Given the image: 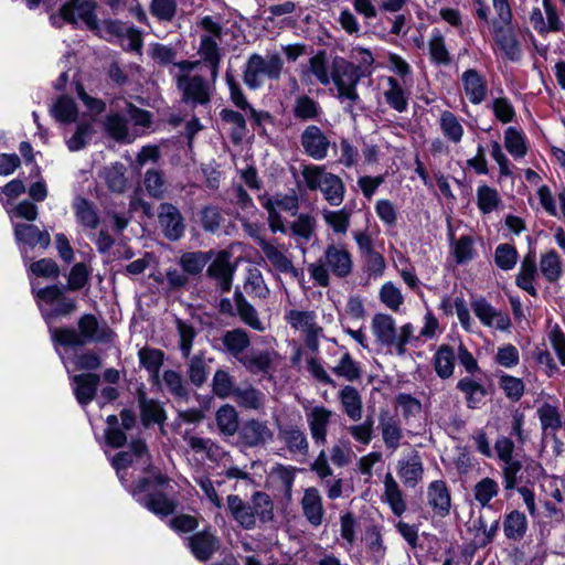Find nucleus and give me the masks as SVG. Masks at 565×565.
Masks as SVG:
<instances>
[{"label": "nucleus", "instance_id": "obj_1", "mask_svg": "<svg viewBox=\"0 0 565 565\" xmlns=\"http://www.w3.org/2000/svg\"><path fill=\"white\" fill-rule=\"evenodd\" d=\"M172 487L169 480L157 475L152 479H143L132 490V495L152 513L167 516L175 509V502L169 497Z\"/></svg>", "mask_w": 565, "mask_h": 565}, {"label": "nucleus", "instance_id": "obj_2", "mask_svg": "<svg viewBox=\"0 0 565 565\" xmlns=\"http://www.w3.org/2000/svg\"><path fill=\"white\" fill-rule=\"evenodd\" d=\"M200 61L174 63L173 77L185 102L204 105L210 102V85L200 74Z\"/></svg>", "mask_w": 565, "mask_h": 565}, {"label": "nucleus", "instance_id": "obj_3", "mask_svg": "<svg viewBox=\"0 0 565 565\" xmlns=\"http://www.w3.org/2000/svg\"><path fill=\"white\" fill-rule=\"evenodd\" d=\"M78 329L79 332L66 328L52 329L51 337L54 342L65 347H77L87 342H108L113 339V331L106 326H99L92 315L81 318Z\"/></svg>", "mask_w": 565, "mask_h": 565}, {"label": "nucleus", "instance_id": "obj_4", "mask_svg": "<svg viewBox=\"0 0 565 565\" xmlns=\"http://www.w3.org/2000/svg\"><path fill=\"white\" fill-rule=\"evenodd\" d=\"M282 71L284 61L279 52L254 53L246 61L243 81L248 88L258 89L266 79L278 81Z\"/></svg>", "mask_w": 565, "mask_h": 565}, {"label": "nucleus", "instance_id": "obj_5", "mask_svg": "<svg viewBox=\"0 0 565 565\" xmlns=\"http://www.w3.org/2000/svg\"><path fill=\"white\" fill-rule=\"evenodd\" d=\"M151 116L148 111L130 104L124 114H110L106 119L107 132L118 141L131 142L139 135L140 129L149 127Z\"/></svg>", "mask_w": 565, "mask_h": 565}, {"label": "nucleus", "instance_id": "obj_6", "mask_svg": "<svg viewBox=\"0 0 565 565\" xmlns=\"http://www.w3.org/2000/svg\"><path fill=\"white\" fill-rule=\"evenodd\" d=\"M309 190H320L324 199L333 206H339L344 199L345 186L340 177L328 172L322 166H305L301 171Z\"/></svg>", "mask_w": 565, "mask_h": 565}, {"label": "nucleus", "instance_id": "obj_7", "mask_svg": "<svg viewBox=\"0 0 565 565\" xmlns=\"http://www.w3.org/2000/svg\"><path fill=\"white\" fill-rule=\"evenodd\" d=\"M371 329L381 344L393 348L398 355L405 354L406 344L414 332L411 323L397 329L394 318L386 313H376L372 319Z\"/></svg>", "mask_w": 565, "mask_h": 565}, {"label": "nucleus", "instance_id": "obj_8", "mask_svg": "<svg viewBox=\"0 0 565 565\" xmlns=\"http://www.w3.org/2000/svg\"><path fill=\"white\" fill-rule=\"evenodd\" d=\"M361 77L359 68H356L354 64L342 58L334 61L331 82L334 83L338 97L342 102L349 100L350 103H354L359 98L356 85Z\"/></svg>", "mask_w": 565, "mask_h": 565}, {"label": "nucleus", "instance_id": "obj_9", "mask_svg": "<svg viewBox=\"0 0 565 565\" xmlns=\"http://www.w3.org/2000/svg\"><path fill=\"white\" fill-rule=\"evenodd\" d=\"M263 207L268 213V223L271 232H286V227L279 212L286 211L295 215L298 210V196L295 193L277 194L275 196H263Z\"/></svg>", "mask_w": 565, "mask_h": 565}, {"label": "nucleus", "instance_id": "obj_10", "mask_svg": "<svg viewBox=\"0 0 565 565\" xmlns=\"http://www.w3.org/2000/svg\"><path fill=\"white\" fill-rule=\"evenodd\" d=\"M257 243L266 262L275 271L289 275L297 279L299 278L300 273L295 267L291 255L285 245L269 242L260 237L257 239Z\"/></svg>", "mask_w": 565, "mask_h": 565}, {"label": "nucleus", "instance_id": "obj_11", "mask_svg": "<svg viewBox=\"0 0 565 565\" xmlns=\"http://www.w3.org/2000/svg\"><path fill=\"white\" fill-rule=\"evenodd\" d=\"M285 319L291 328L305 335V341L309 349L312 351L318 350L323 330L317 324L315 312L292 309L286 312Z\"/></svg>", "mask_w": 565, "mask_h": 565}, {"label": "nucleus", "instance_id": "obj_12", "mask_svg": "<svg viewBox=\"0 0 565 565\" xmlns=\"http://www.w3.org/2000/svg\"><path fill=\"white\" fill-rule=\"evenodd\" d=\"M60 15L70 23H83L99 35L102 25H98L95 15V3L93 1L72 0L61 8Z\"/></svg>", "mask_w": 565, "mask_h": 565}, {"label": "nucleus", "instance_id": "obj_13", "mask_svg": "<svg viewBox=\"0 0 565 565\" xmlns=\"http://www.w3.org/2000/svg\"><path fill=\"white\" fill-rule=\"evenodd\" d=\"M99 36L107 41L121 39L122 45L135 52H140L142 47L141 32L135 26L127 25L120 21H104L99 30Z\"/></svg>", "mask_w": 565, "mask_h": 565}, {"label": "nucleus", "instance_id": "obj_14", "mask_svg": "<svg viewBox=\"0 0 565 565\" xmlns=\"http://www.w3.org/2000/svg\"><path fill=\"white\" fill-rule=\"evenodd\" d=\"M35 296L40 310L47 321L54 316L67 315L74 309V303L66 301L62 297V290L56 286L39 289Z\"/></svg>", "mask_w": 565, "mask_h": 565}, {"label": "nucleus", "instance_id": "obj_15", "mask_svg": "<svg viewBox=\"0 0 565 565\" xmlns=\"http://www.w3.org/2000/svg\"><path fill=\"white\" fill-rule=\"evenodd\" d=\"M323 259L330 271L339 278H345L352 273V255L344 245H328L323 253Z\"/></svg>", "mask_w": 565, "mask_h": 565}, {"label": "nucleus", "instance_id": "obj_16", "mask_svg": "<svg viewBox=\"0 0 565 565\" xmlns=\"http://www.w3.org/2000/svg\"><path fill=\"white\" fill-rule=\"evenodd\" d=\"M280 360L275 350L252 351L239 358V362L252 373L270 374Z\"/></svg>", "mask_w": 565, "mask_h": 565}, {"label": "nucleus", "instance_id": "obj_17", "mask_svg": "<svg viewBox=\"0 0 565 565\" xmlns=\"http://www.w3.org/2000/svg\"><path fill=\"white\" fill-rule=\"evenodd\" d=\"M300 79L305 84H313V79H316L324 86L331 83V74L329 73L324 52L317 53L309 58L307 64L301 65Z\"/></svg>", "mask_w": 565, "mask_h": 565}, {"label": "nucleus", "instance_id": "obj_18", "mask_svg": "<svg viewBox=\"0 0 565 565\" xmlns=\"http://www.w3.org/2000/svg\"><path fill=\"white\" fill-rule=\"evenodd\" d=\"M148 454L146 445L141 440L131 443L130 451H121L117 454L111 461L113 467L115 468L117 476L121 483H125L126 480V470L134 463L141 461L142 465L148 463Z\"/></svg>", "mask_w": 565, "mask_h": 565}, {"label": "nucleus", "instance_id": "obj_19", "mask_svg": "<svg viewBox=\"0 0 565 565\" xmlns=\"http://www.w3.org/2000/svg\"><path fill=\"white\" fill-rule=\"evenodd\" d=\"M472 310L482 324L489 328H495L500 331H507L511 327L509 316L494 309L484 299H477L471 303Z\"/></svg>", "mask_w": 565, "mask_h": 565}, {"label": "nucleus", "instance_id": "obj_20", "mask_svg": "<svg viewBox=\"0 0 565 565\" xmlns=\"http://www.w3.org/2000/svg\"><path fill=\"white\" fill-rule=\"evenodd\" d=\"M233 274L234 267L231 264L230 252H217L207 267V275L216 280L222 291H228L232 286Z\"/></svg>", "mask_w": 565, "mask_h": 565}, {"label": "nucleus", "instance_id": "obj_21", "mask_svg": "<svg viewBox=\"0 0 565 565\" xmlns=\"http://www.w3.org/2000/svg\"><path fill=\"white\" fill-rule=\"evenodd\" d=\"M243 443L248 447H259L270 443L274 433L267 422L249 419L245 422L239 431Z\"/></svg>", "mask_w": 565, "mask_h": 565}, {"label": "nucleus", "instance_id": "obj_22", "mask_svg": "<svg viewBox=\"0 0 565 565\" xmlns=\"http://www.w3.org/2000/svg\"><path fill=\"white\" fill-rule=\"evenodd\" d=\"M397 475L402 482L409 488H415L422 481L424 467L418 452H411L398 460Z\"/></svg>", "mask_w": 565, "mask_h": 565}, {"label": "nucleus", "instance_id": "obj_23", "mask_svg": "<svg viewBox=\"0 0 565 565\" xmlns=\"http://www.w3.org/2000/svg\"><path fill=\"white\" fill-rule=\"evenodd\" d=\"M301 142L306 153L311 158L322 160L327 157L330 141L317 126H309L305 129Z\"/></svg>", "mask_w": 565, "mask_h": 565}, {"label": "nucleus", "instance_id": "obj_24", "mask_svg": "<svg viewBox=\"0 0 565 565\" xmlns=\"http://www.w3.org/2000/svg\"><path fill=\"white\" fill-rule=\"evenodd\" d=\"M306 416L313 441L318 445H324L332 412L324 406H313L307 412Z\"/></svg>", "mask_w": 565, "mask_h": 565}, {"label": "nucleus", "instance_id": "obj_25", "mask_svg": "<svg viewBox=\"0 0 565 565\" xmlns=\"http://www.w3.org/2000/svg\"><path fill=\"white\" fill-rule=\"evenodd\" d=\"M427 501L433 511L439 516L449 514L451 507L450 491L443 480H435L427 488Z\"/></svg>", "mask_w": 565, "mask_h": 565}, {"label": "nucleus", "instance_id": "obj_26", "mask_svg": "<svg viewBox=\"0 0 565 565\" xmlns=\"http://www.w3.org/2000/svg\"><path fill=\"white\" fill-rule=\"evenodd\" d=\"M301 509L305 518L311 525L319 526L322 524L324 508L322 497L317 488L310 487L305 490L301 499Z\"/></svg>", "mask_w": 565, "mask_h": 565}, {"label": "nucleus", "instance_id": "obj_27", "mask_svg": "<svg viewBox=\"0 0 565 565\" xmlns=\"http://www.w3.org/2000/svg\"><path fill=\"white\" fill-rule=\"evenodd\" d=\"M462 88L468 100L473 105L481 104L488 92L486 79L476 70H467L461 75Z\"/></svg>", "mask_w": 565, "mask_h": 565}, {"label": "nucleus", "instance_id": "obj_28", "mask_svg": "<svg viewBox=\"0 0 565 565\" xmlns=\"http://www.w3.org/2000/svg\"><path fill=\"white\" fill-rule=\"evenodd\" d=\"M159 222L169 239L175 241L183 234L184 225L181 214L175 206L162 203L159 209Z\"/></svg>", "mask_w": 565, "mask_h": 565}, {"label": "nucleus", "instance_id": "obj_29", "mask_svg": "<svg viewBox=\"0 0 565 565\" xmlns=\"http://www.w3.org/2000/svg\"><path fill=\"white\" fill-rule=\"evenodd\" d=\"M14 237L18 243L34 247L36 245L46 248L51 238L47 232L40 231L35 225L15 223L13 225Z\"/></svg>", "mask_w": 565, "mask_h": 565}, {"label": "nucleus", "instance_id": "obj_30", "mask_svg": "<svg viewBox=\"0 0 565 565\" xmlns=\"http://www.w3.org/2000/svg\"><path fill=\"white\" fill-rule=\"evenodd\" d=\"M226 503L231 515L241 526L246 530L255 527L256 519L250 504L244 502L236 494L227 495Z\"/></svg>", "mask_w": 565, "mask_h": 565}, {"label": "nucleus", "instance_id": "obj_31", "mask_svg": "<svg viewBox=\"0 0 565 565\" xmlns=\"http://www.w3.org/2000/svg\"><path fill=\"white\" fill-rule=\"evenodd\" d=\"M379 427L386 448L395 451L399 447L403 438V430L398 420L388 412H382L380 414Z\"/></svg>", "mask_w": 565, "mask_h": 565}, {"label": "nucleus", "instance_id": "obj_32", "mask_svg": "<svg viewBox=\"0 0 565 565\" xmlns=\"http://www.w3.org/2000/svg\"><path fill=\"white\" fill-rule=\"evenodd\" d=\"M73 391L77 402L82 406H85L95 397L99 383V375L93 373L75 375L73 377Z\"/></svg>", "mask_w": 565, "mask_h": 565}, {"label": "nucleus", "instance_id": "obj_33", "mask_svg": "<svg viewBox=\"0 0 565 565\" xmlns=\"http://www.w3.org/2000/svg\"><path fill=\"white\" fill-rule=\"evenodd\" d=\"M189 546L198 559L206 561L218 548V540L211 532L203 531L190 537Z\"/></svg>", "mask_w": 565, "mask_h": 565}, {"label": "nucleus", "instance_id": "obj_34", "mask_svg": "<svg viewBox=\"0 0 565 565\" xmlns=\"http://www.w3.org/2000/svg\"><path fill=\"white\" fill-rule=\"evenodd\" d=\"M339 399L342 405L343 412L350 419L358 422L362 418V397L355 387L351 385L344 386L339 392Z\"/></svg>", "mask_w": 565, "mask_h": 565}, {"label": "nucleus", "instance_id": "obj_35", "mask_svg": "<svg viewBox=\"0 0 565 565\" xmlns=\"http://www.w3.org/2000/svg\"><path fill=\"white\" fill-rule=\"evenodd\" d=\"M383 483L384 501L395 515L401 516L406 511V503L398 483L390 472L385 475Z\"/></svg>", "mask_w": 565, "mask_h": 565}, {"label": "nucleus", "instance_id": "obj_36", "mask_svg": "<svg viewBox=\"0 0 565 565\" xmlns=\"http://www.w3.org/2000/svg\"><path fill=\"white\" fill-rule=\"evenodd\" d=\"M494 41L507 58L511 61L520 60L521 49L515 35L510 29L494 26Z\"/></svg>", "mask_w": 565, "mask_h": 565}, {"label": "nucleus", "instance_id": "obj_37", "mask_svg": "<svg viewBox=\"0 0 565 565\" xmlns=\"http://www.w3.org/2000/svg\"><path fill=\"white\" fill-rule=\"evenodd\" d=\"M387 87L383 92L385 102L396 111L403 113L408 106V95L394 77L386 79Z\"/></svg>", "mask_w": 565, "mask_h": 565}, {"label": "nucleus", "instance_id": "obj_38", "mask_svg": "<svg viewBox=\"0 0 565 565\" xmlns=\"http://www.w3.org/2000/svg\"><path fill=\"white\" fill-rule=\"evenodd\" d=\"M234 302L236 312L244 323L257 331H264L265 326L258 318L256 309L245 299L241 291H235Z\"/></svg>", "mask_w": 565, "mask_h": 565}, {"label": "nucleus", "instance_id": "obj_39", "mask_svg": "<svg viewBox=\"0 0 565 565\" xmlns=\"http://www.w3.org/2000/svg\"><path fill=\"white\" fill-rule=\"evenodd\" d=\"M526 530L527 520L524 513L514 510L505 515L503 521V532L509 540H522L526 533Z\"/></svg>", "mask_w": 565, "mask_h": 565}, {"label": "nucleus", "instance_id": "obj_40", "mask_svg": "<svg viewBox=\"0 0 565 565\" xmlns=\"http://www.w3.org/2000/svg\"><path fill=\"white\" fill-rule=\"evenodd\" d=\"M212 252H188L179 258V264L186 275L196 276L202 273L212 259Z\"/></svg>", "mask_w": 565, "mask_h": 565}, {"label": "nucleus", "instance_id": "obj_41", "mask_svg": "<svg viewBox=\"0 0 565 565\" xmlns=\"http://www.w3.org/2000/svg\"><path fill=\"white\" fill-rule=\"evenodd\" d=\"M455 352L447 344L438 348L434 355V366L437 375L441 379H448L452 375L455 369Z\"/></svg>", "mask_w": 565, "mask_h": 565}, {"label": "nucleus", "instance_id": "obj_42", "mask_svg": "<svg viewBox=\"0 0 565 565\" xmlns=\"http://www.w3.org/2000/svg\"><path fill=\"white\" fill-rule=\"evenodd\" d=\"M428 51L433 63L438 65L450 64L451 57L446 46L445 38L437 29L433 30L429 36Z\"/></svg>", "mask_w": 565, "mask_h": 565}, {"label": "nucleus", "instance_id": "obj_43", "mask_svg": "<svg viewBox=\"0 0 565 565\" xmlns=\"http://www.w3.org/2000/svg\"><path fill=\"white\" fill-rule=\"evenodd\" d=\"M537 269L533 255H526L521 263L520 271L516 277V285L532 296L536 295L533 280L536 277Z\"/></svg>", "mask_w": 565, "mask_h": 565}, {"label": "nucleus", "instance_id": "obj_44", "mask_svg": "<svg viewBox=\"0 0 565 565\" xmlns=\"http://www.w3.org/2000/svg\"><path fill=\"white\" fill-rule=\"evenodd\" d=\"M222 342L225 349L238 361L250 343L248 334L243 329H234L225 332Z\"/></svg>", "mask_w": 565, "mask_h": 565}, {"label": "nucleus", "instance_id": "obj_45", "mask_svg": "<svg viewBox=\"0 0 565 565\" xmlns=\"http://www.w3.org/2000/svg\"><path fill=\"white\" fill-rule=\"evenodd\" d=\"M218 39H214L210 35H203L201 39V45L199 53L202 58L207 62L211 66V77L214 81L218 74L220 65V53H218Z\"/></svg>", "mask_w": 565, "mask_h": 565}, {"label": "nucleus", "instance_id": "obj_46", "mask_svg": "<svg viewBox=\"0 0 565 565\" xmlns=\"http://www.w3.org/2000/svg\"><path fill=\"white\" fill-rule=\"evenodd\" d=\"M440 130L446 139L459 143L463 137V127L452 113L445 110L439 118Z\"/></svg>", "mask_w": 565, "mask_h": 565}, {"label": "nucleus", "instance_id": "obj_47", "mask_svg": "<svg viewBox=\"0 0 565 565\" xmlns=\"http://www.w3.org/2000/svg\"><path fill=\"white\" fill-rule=\"evenodd\" d=\"M244 289L254 298L266 299L269 295V288L265 282L263 274L257 268H249L247 270Z\"/></svg>", "mask_w": 565, "mask_h": 565}, {"label": "nucleus", "instance_id": "obj_48", "mask_svg": "<svg viewBox=\"0 0 565 565\" xmlns=\"http://www.w3.org/2000/svg\"><path fill=\"white\" fill-rule=\"evenodd\" d=\"M218 430L225 436H233L238 428V414L236 409L226 404L216 412Z\"/></svg>", "mask_w": 565, "mask_h": 565}, {"label": "nucleus", "instance_id": "obj_49", "mask_svg": "<svg viewBox=\"0 0 565 565\" xmlns=\"http://www.w3.org/2000/svg\"><path fill=\"white\" fill-rule=\"evenodd\" d=\"M499 483L489 477L482 478L473 487L475 500L480 507L486 508L490 505V501L499 494Z\"/></svg>", "mask_w": 565, "mask_h": 565}, {"label": "nucleus", "instance_id": "obj_50", "mask_svg": "<svg viewBox=\"0 0 565 565\" xmlns=\"http://www.w3.org/2000/svg\"><path fill=\"white\" fill-rule=\"evenodd\" d=\"M537 416L544 434H555L562 426L561 415L556 406L543 404L537 408Z\"/></svg>", "mask_w": 565, "mask_h": 565}, {"label": "nucleus", "instance_id": "obj_51", "mask_svg": "<svg viewBox=\"0 0 565 565\" xmlns=\"http://www.w3.org/2000/svg\"><path fill=\"white\" fill-rule=\"evenodd\" d=\"M141 365L149 372L153 381H159V371L163 363V353L158 349L143 348L138 352Z\"/></svg>", "mask_w": 565, "mask_h": 565}, {"label": "nucleus", "instance_id": "obj_52", "mask_svg": "<svg viewBox=\"0 0 565 565\" xmlns=\"http://www.w3.org/2000/svg\"><path fill=\"white\" fill-rule=\"evenodd\" d=\"M540 270L550 282L557 281L563 273L562 260L555 250H548L542 254L540 259Z\"/></svg>", "mask_w": 565, "mask_h": 565}, {"label": "nucleus", "instance_id": "obj_53", "mask_svg": "<svg viewBox=\"0 0 565 565\" xmlns=\"http://www.w3.org/2000/svg\"><path fill=\"white\" fill-rule=\"evenodd\" d=\"M457 387L465 394L470 408L479 407L486 396L484 387L469 377L461 379Z\"/></svg>", "mask_w": 565, "mask_h": 565}, {"label": "nucleus", "instance_id": "obj_54", "mask_svg": "<svg viewBox=\"0 0 565 565\" xmlns=\"http://www.w3.org/2000/svg\"><path fill=\"white\" fill-rule=\"evenodd\" d=\"M234 397L239 406L249 409L260 408L265 399V395L253 386L237 387Z\"/></svg>", "mask_w": 565, "mask_h": 565}, {"label": "nucleus", "instance_id": "obj_55", "mask_svg": "<svg viewBox=\"0 0 565 565\" xmlns=\"http://www.w3.org/2000/svg\"><path fill=\"white\" fill-rule=\"evenodd\" d=\"M53 117L64 124L73 122L77 119V107L75 102L66 96L58 98L52 106Z\"/></svg>", "mask_w": 565, "mask_h": 565}, {"label": "nucleus", "instance_id": "obj_56", "mask_svg": "<svg viewBox=\"0 0 565 565\" xmlns=\"http://www.w3.org/2000/svg\"><path fill=\"white\" fill-rule=\"evenodd\" d=\"M381 302L390 310L397 312L404 303V296L401 289L392 281L382 285L379 291Z\"/></svg>", "mask_w": 565, "mask_h": 565}, {"label": "nucleus", "instance_id": "obj_57", "mask_svg": "<svg viewBox=\"0 0 565 565\" xmlns=\"http://www.w3.org/2000/svg\"><path fill=\"white\" fill-rule=\"evenodd\" d=\"M351 213L345 210H324L322 212V218L328 226L337 234L344 235L350 226Z\"/></svg>", "mask_w": 565, "mask_h": 565}, {"label": "nucleus", "instance_id": "obj_58", "mask_svg": "<svg viewBox=\"0 0 565 565\" xmlns=\"http://www.w3.org/2000/svg\"><path fill=\"white\" fill-rule=\"evenodd\" d=\"M74 210L76 220L86 228L94 230L98 225V216L94 207L88 203L87 200L77 198L74 201Z\"/></svg>", "mask_w": 565, "mask_h": 565}, {"label": "nucleus", "instance_id": "obj_59", "mask_svg": "<svg viewBox=\"0 0 565 565\" xmlns=\"http://www.w3.org/2000/svg\"><path fill=\"white\" fill-rule=\"evenodd\" d=\"M499 387L503 391L505 397L512 402H518L524 394L525 385L522 379L507 373L499 375Z\"/></svg>", "mask_w": 565, "mask_h": 565}, {"label": "nucleus", "instance_id": "obj_60", "mask_svg": "<svg viewBox=\"0 0 565 565\" xmlns=\"http://www.w3.org/2000/svg\"><path fill=\"white\" fill-rule=\"evenodd\" d=\"M504 147L515 159L523 158L526 154V145L524 136L514 127H509L504 132Z\"/></svg>", "mask_w": 565, "mask_h": 565}, {"label": "nucleus", "instance_id": "obj_61", "mask_svg": "<svg viewBox=\"0 0 565 565\" xmlns=\"http://www.w3.org/2000/svg\"><path fill=\"white\" fill-rule=\"evenodd\" d=\"M104 180L113 192L121 193L126 189L127 179L125 177V167L121 163H114L105 168Z\"/></svg>", "mask_w": 565, "mask_h": 565}, {"label": "nucleus", "instance_id": "obj_62", "mask_svg": "<svg viewBox=\"0 0 565 565\" xmlns=\"http://www.w3.org/2000/svg\"><path fill=\"white\" fill-rule=\"evenodd\" d=\"M500 202L499 193L488 185H480L477 189V204L484 214L494 211Z\"/></svg>", "mask_w": 565, "mask_h": 565}, {"label": "nucleus", "instance_id": "obj_63", "mask_svg": "<svg viewBox=\"0 0 565 565\" xmlns=\"http://www.w3.org/2000/svg\"><path fill=\"white\" fill-rule=\"evenodd\" d=\"M252 509L262 522H268L273 520V502L268 494L264 492H256L252 498Z\"/></svg>", "mask_w": 565, "mask_h": 565}, {"label": "nucleus", "instance_id": "obj_64", "mask_svg": "<svg viewBox=\"0 0 565 565\" xmlns=\"http://www.w3.org/2000/svg\"><path fill=\"white\" fill-rule=\"evenodd\" d=\"M494 262L502 270H511L518 262V252L515 247L509 244H500L495 248Z\"/></svg>", "mask_w": 565, "mask_h": 565}]
</instances>
